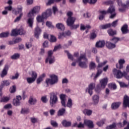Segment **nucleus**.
<instances>
[{"label":"nucleus","mask_w":129,"mask_h":129,"mask_svg":"<svg viewBox=\"0 0 129 129\" xmlns=\"http://www.w3.org/2000/svg\"><path fill=\"white\" fill-rule=\"evenodd\" d=\"M100 14H101L99 17V19L100 20H102L104 19V15H106V14H110L111 16H110V19H113V18H115L116 16L115 9L113 6H110L107 11H100Z\"/></svg>","instance_id":"nucleus-1"},{"label":"nucleus","mask_w":129,"mask_h":129,"mask_svg":"<svg viewBox=\"0 0 129 129\" xmlns=\"http://www.w3.org/2000/svg\"><path fill=\"white\" fill-rule=\"evenodd\" d=\"M77 61L79 63V66L81 68L86 69L88 67V59L86 57V53H81L77 58Z\"/></svg>","instance_id":"nucleus-2"},{"label":"nucleus","mask_w":129,"mask_h":129,"mask_svg":"<svg viewBox=\"0 0 129 129\" xmlns=\"http://www.w3.org/2000/svg\"><path fill=\"white\" fill-rule=\"evenodd\" d=\"M108 82V79L105 78L100 81V84H98L95 89V91L97 93H99L102 89H104Z\"/></svg>","instance_id":"nucleus-3"},{"label":"nucleus","mask_w":129,"mask_h":129,"mask_svg":"<svg viewBox=\"0 0 129 129\" xmlns=\"http://www.w3.org/2000/svg\"><path fill=\"white\" fill-rule=\"evenodd\" d=\"M50 79H46L45 81V83L47 84V86L50 84V85H54L58 83V77L55 75H51L50 76Z\"/></svg>","instance_id":"nucleus-4"},{"label":"nucleus","mask_w":129,"mask_h":129,"mask_svg":"<svg viewBox=\"0 0 129 129\" xmlns=\"http://www.w3.org/2000/svg\"><path fill=\"white\" fill-rule=\"evenodd\" d=\"M50 100L49 102L51 106H54V104H56V102H58V97L57 95L54 92H51L49 94Z\"/></svg>","instance_id":"nucleus-5"},{"label":"nucleus","mask_w":129,"mask_h":129,"mask_svg":"<svg viewBox=\"0 0 129 129\" xmlns=\"http://www.w3.org/2000/svg\"><path fill=\"white\" fill-rule=\"evenodd\" d=\"M113 74L116 76V78L120 79L126 75V72L123 71L122 73L121 71L117 70L116 69H114L113 70Z\"/></svg>","instance_id":"nucleus-6"},{"label":"nucleus","mask_w":129,"mask_h":129,"mask_svg":"<svg viewBox=\"0 0 129 129\" xmlns=\"http://www.w3.org/2000/svg\"><path fill=\"white\" fill-rule=\"evenodd\" d=\"M40 10H41V7H40V6H36L34 7L28 14V17L29 18L33 17L35 14H38V13L40 12Z\"/></svg>","instance_id":"nucleus-7"},{"label":"nucleus","mask_w":129,"mask_h":129,"mask_svg":"<svg viewBox=\"0 0 129 129\" xmlns=\"http://www.w3.org/2000/svg\"><path fill=\"white\" fill-rule=\"evenodd\" d=\"M95 88V83H90L88 87L86 89V92H88L90 96L92 95L93 92V90Z\"/></svg>","instance_id":"nucleus-8"},{"label":"nucleus","mask_w":129,"mask_h":129,"mask_svg":"<svg viewBox=\"0 0 129 129\" xmlns=\"http://www.w3.org/2000/svg\"><path fill=\"white\" fill-rule=\"evenodd\" d=\"M75 21H76V18L75 17H69L67 20V24L69 27H71L73 25H74V23H75Z\"/></svg>","instance_id":"nucleus-9"},{"label":"nucleus","mask_w":129,"mask_h":129,"mask_svg":"<svg viewBox=\"0 0 129 129\" xmlns=\"http://www.w3.org/2000/svg\"><path fill=\"white\" fill-rule=\"evenodd\" d=\"M21 100H22V97L21 96H17L16 99L13 100V105L15 106H19L21 104Z\"/></svg>","instance_id":"nucleus-10"},{"label":"nucleus","mask_w":129,"mask_h":129,"mask_svg":"<svg viewBox=\"0 0 129 129\" xmlns=\"http://www.w3.org/2000/svg\"><path fill=\"white\" fill-rule=\"evenodd\" d=\"M92 101L94 105L98 104L99 102V96L98 95H94L92 98Z\"/></svg>","instance_id":"nucleus-11"},{"label":"nucleus","mask_w":129,"mask_h":129,"mask_svg":"<svg viewBox=\"0 0 129 129\" xmlns=\"http://www.w3.org/2000/svg\"><path fill=\"white\" fill-rule=\"evenodd\" d=\"M125 63V60L124 59H120L118 60V64H116V68L117 69H122L123 68V64Z\"/></svg>","instance_id":"nucleus-12"},{"label":"nucleus","mask_w":129,"mask_h":129,"mask_svg":"<svg viewBox=\"0 0 129 129\" xmlns=\"http://www.w3.org/2000/svg\"><path fill=\"white\" fill-rule=\"evenodd\" d=\"M46 18V16L43 14V13L42 14L41 16H38L36 17V20L38 22V23H42V25H44V20H45Z\"/></svg>","instance_id":"nucleus-13"},{"label":"nucleus","mask_w":129,"mask_h":129,"mask_svg":"<svg viewBox=\"0 0 129 129\" xmlns=\"http://www.w3.org/2000/svg\"><path fill=\"white\" fill-rule=\"evenodd\" d=\"M8 70H9V66L6 65L2 72V74H1V77H2V78H4L5 76H7V75H8Z\"/></svg>","instance_id":"nucleus-14"},{"label":"nucleus","mask_w":129,"mask_h":129,"mask_svg":"<svg viewBox=\"0 0 129 129\" xmlns=\"http://www.w3.org/2000/svg\"><path fill=\"white\" fill-rule=\"evenodd\" d=\"M41 32H42V30H41V28L39 27H37L35 28V32H34V36L36 39H39V36L40 35H41Z\"/></svg>","instance_id":"nucleus-15"},{"label":"nucleus","mask_w":129,"mask_h":129,"mask_svg":"<svg viewBox=\"0 0 129 129\" xmlns=\"http://www.w3.org/2000/svg\"><path fill=\"white\" fill-rule=\"evenodd\" d=\"M60 98L61 100V103L64 107H66V95L61 94L60 95Z\"/></svg>","instance_id":"nucleus-16"},{"label":"nucleus","mask_w":129,"mask_h":129,"mask_svg":"<svg viewBox=\"0 0 129 129\" xmlns=\"http://www.w3.org/2000/svg\"><path fill=\"white\" fill-rule=\"evenodd\" d=\"M46 63H49V64H53L55 62V57L54 56H47V58L45 59Z\"/></svg>","instance_id":"nucleus-17"},{"label":"nucleus","mask_w":129,"mask_h":129,"mask_svg":"<svg viewBox=\"0 0 129 129\" xmlns=\"http://www.w3.org/2000/svg\"><path fill=\"white\" fill-rule=\"evenodd\" d=\"M28 103L30 105H35L37 103V99L33 96H30L28 100Z\"/></svg>","instance_id":"nucleus-18"},{"label":"nucleus","mask_w":129,"mask_h":129,"mask_svg":"<svg viewBox=\"0 0 129 129\" xmlns=\"http://www.w3.org/2000/svg\"><path fill=\"white\" fill-rule=\"evenodd\" d=\"M84 124H86V125H87L88 127H90V128H92L93 126H94V125H93V122L90 120H87L86 119L84 121Z\"/></svg>","instance_id":"nucleus-19"},{"label":"nucleus","mask_w":129,"mask_h":129,"mask_svg":"<svg viewBox=\"0 0 129 129\" xmlns=\"http://www.w3.org/2000/svg\"><path fill=\"white\" fill-rule=\"evenodd\" d=\"M105 45V41L104 40H100L96 42V47L97 48H103Z\"/></svg>","instance_id":"nucleus-20"},{"label":"nucleus","mask_w":129,"mask_h":129,"mask_svg":"<svg viewBox=\"0 0 129 129\" xmlns=\"http://www.w3.org/2000/svg\"><path fill=\"white\" fill-rule=\"evenodd\" d=\"M106 46L108 49H114L115 47H116V45L115 43H112L109 41L106 42Z\"/></svg>","instance_id":"nucleus-21"},{"label":"nucleus","mask_w":129,"mask_h":129,"mask_svg":"<svg viewBox=\"0 0 129 129\" xmlns=\"http://www.w3.org/2000/svg\"><path fill=\"white\" fill-rule=\"evenodd\" d=\"M43 15H44V17L47 19L48 17H50L52 15V10L51 9H47L46 12L43 13Z\"/></svg>","instance_id":"nucleus-22"},{"label":"nucleus","mask_w":129,"mask_h":129,"mask_svg":"<svg viewBox=\"0 0 129 129\" xmlns=\"http://www.w3.org/2000/svg\"><path fill=\"white\" fill-rule=\"evenodd\" d=\"M121 31L122 34H127V33H128V29H127V25L126 24L124 25L122 27L121 29Z\"/></svg>","instance_id":"nucleus-23"},{"label":"nucleus","mask_w":129,"mask_h":129,"mask_svg":"<svg viewBox=\"0 0 129 129\" xmlns=\"http://www.w3.org/2000/svg\"><path fill=\"white\" fill-rule=\"evenodd\" d=\"M56 27L57 29L58 30H60V31H64L65 30V26L62 23H57L56 24Z\"/></svg>","instance_id":"nucleus-24"},{"label":"nucleus","mask_w":129,"mask_h":129,"mask_svg":"<svg viewBox=\"0 0 129 129\" xmlns=\"http://www.w3.org/2000/svg\"><path fill=\"white\" fill-rule=\"evenodd\" d=\"M61 123L65 127H68V126H70L71 125V122L68 121L66 120H63Z\"/></svg>","instance_id":"nucleus-25"},{"label":"nucleus","mask_w":129,"mask_h":129,"mask_svg":"<svg viewBox=\"0 0 129 129\" xmlns=\"http://www.w3.org/2000/svg\"><path fill=\"white\" fill-rule=\"evenodd\" d=\"M111 27V24L108 23L105 25H100L99 26L100 29L102 30H105V29H108V28H110Z\"/></svg>","instance_id":"nucleus-26"},{"label":"nucleus","mask_w":129,"mask_h":129,"mask_svg":"<svg viewBox=\"0 0 129 129\" xmlns=\"http://www.w3.org/2000/svg\"><path fill=\"white\" fill-rule=\"evenodd\" d=\"M65 111H66V109L64 108H62L60 109L57 112V115L58 116H62L65 113Z\"/></svg>","instance_id":"nucleus-27"},{"label":"nucleus","mask_w":129,"mask_h":129,"mask_svg":"<svg viewBox=\"0 0 129 129\" xmlns=\"http://www.w3.org/2000/svg\"><path fill=\"white\" fill-rule=\"evenodd\" d=\"M83 113L85 115H88V116L91 115L92 114V110H88L87 109H85L83 111Z\"/></svg>","instance_id":"nucleus-28"},{"label":"nucleus","mask_w":129,"mask_h":129,"mask_svg":"<svg viewBox=\"0 0 129 129\" xmlns=\"http://www.w3.org/2000/svg\"><path fill=\"white\" fill-rule=\"evenodd\" d=\"M121 103V102H116V103H112L111 105L112 109H116V108H118Z\"/></svg>","instance_id":"nucleus-29"},{"label":"nucleus","mask_w":129,"mask_h":129,"mask_svg":"<svg viewBox=\"0 0 129 129\" xmlns=\"http://www.w3.org/2000/svg\"><path fill=\"white\" fill-rule=\"evenodd\" d=\"M30 112V109L28 108H22L21 109V113L22 114H28Z\"/></svg>","instance_id":"nucleus-30"},{"label":"nucleus","mask_w":129,"mask_h":129,"mask_svg":"<svg viewBox=\"0 0 129 129\" xmlns=\"http://www.w3.org/2000/svg\"><path fill=\"white\" fill-rule=\"evenodd\" d=\"M23 7L22 6H18L16 11V15H18V14H23Z\"/></svg>","instance_id":"nucleus-31"},{"label":"nucleus","mask_w":129,"mask_h":129,"mask_svg":"<svg viewBox=\"0 0 129 129\" xmlns=\"http://www.w3.org/2000/svg\"><path fill=\"white\" fill-rule=\"evenodd\" d=\"M91 26H90V25H86V26L84 25V24H81V26H80V30L81 31H84V30H85L86 29H91Z\"/></svg>","instance_id":"nucleus-32"},{"label":"nucleus","mask_w":129,"mask_h":129,"mask_svg":"<svg viewBox=\"0 0 129 129\" xmlns=\"http://www.w3.org/2000/svg\"><path fill=\"white\" fill-rule=\"evenodd\" d=\"M34 23V18H29L28 19L27 24L30 28H33V24Z\"/></svg>","instance_id":"nucleus-33"},{"label":"nucleus","mask_w":129,"mask_h":129,"mask_svg":"<svg viewBox=\"0 0 129 129\" xmlns=\"http://www.w3.org/2000/svg\"><path fill=\"white\" fill-rule=\"evenodd\" d=\"M73 105V103L72 102V99H71V98H69L67 103V106L69 107V108H72Z\"/></svg>","instance_id":"nucleus-34"},{"label":"nucleus","mask_w":129,"mask_h":129,"mask_svg":"<svg viewBox=\"0 0 129 129\" xmlns=\"http://www.w3.org/2000/svg\"><path fill=\"white\" fill-rule=\"evenodd\" d=\"M20 56L21 54H20V53H15L11 56V58L12 59V60H17V59H19V58H20Z\"/></svg>","instance_id":"nucleus-35"},{"label":"nucleus","mask_w":129,"mask_h":129,"mask_svg":"<svg viewBox=\"0 0 129 129\" xmlns=\"http://www.w3.org/2000/svg\"><path fill=\"white\" fill-rule=\"evenodd\" d=\"M18 32H19L18 29H13L12 31L11 36H18L19 35Z\"/></svg>","instance_id":"nucleus-36"},{"label":"nucleus","mask_w":129,"mask_h":129,"mask_svg":"<svg viewBox=\"0 0 129 129\" xmlns=\"http://www.w3.org/2000/svg\"><path fill=\"white\" fill-rule=\"evenodd\" d=\"M116 127V123L113 122L112 124L108 125L106 126V129H113Z\"/></svg>","instance_id":"nucleus-37"},{"label":"nucleus","mask_w":129,"mask_h":129,"mask_svg":"<svg viewBox=\"0 0 129 129\" xmlns=\"http://www.w3.org/2000/svg\"><path fill=\"white\" fill-rule=\"evenodd\" d=\"M65 53H67L68 55V59H70V60H72V61H73L74 60V58L73 57V55L69 53V51L68 50L65 51Z\"/></svg>","instance_id":"nucleus-38"},{"label":"nucleus","mask_w":129,"mask_h":129,"mask_svg":"<svg viewBox=\"0 0 129 129\" xmlns=\"http://www.w3.org/2000/svg\"><path fill=\"white\" fill-rule=\"evenodd\" d=\"M109 88L110 89H113V90H115L116 89V85L113 83H110L108 84Z\"/></svg>","instance_id":"nucleus-39"},{"label":"nucleus","mask_w":129,"mask_h":129,"mask_svg":"<svg viewBox=\"0 0 129 129\" xmlns=\"http://www.w3.org/2000/svg\"><path fill=\"white\" fill-rule=\"evenodd\" d=\"M10 84V82L8 80H4L1 82V85L2 86H9Z\"/></svg>","instance_id":"nucleus-40"},{"label":"nucleus","mask_w":129,"mask_h":129,"mask_svg":"<svg viewBox=\"0 0 129 129\" xmlns=\"http://www.w3.org/2000/svg\"><path fill=\"white\" fill-rule=\"evenodd\" d=\"M9 35H10L9 32H3L0 34V38H7V37H9Z\"/></svg>","instance_id":"nucleus-41"},{"label":"nucleus","mask_w":129,"mask_h":129,"mask_svg":"<svg viewBox=\"0 0 129 129\" xmlns=\"http://www.w3.org/2000/svg\"><path fill=\"white\" fill-rule=\"evenodd\" d=\"M107 32L109 36H114L116 34V31H113L111 29H109Z\"/></svg>","instance_id":"nucleus-42"},{"label":"nucleus","mask_w":129,"mask_h":129,"mask_svg":"<svg viewBox=\"0 0 129 129\" xmlns=\"http://www.w3.org/2000/svg\"><path fill=\"white\" fill-rule=\"evenodd\" d=\"M89 67L90 70H92V69H94V68H95V67H96V64H95L94 62L92 61L90 63Z\"/></svg>","instance_id":"nucleus-43"},{"label":"nucleus","mask_w":129,"mask_h":129,"mask_svg":"<svg viewBox=\"0 0 129 129\" xmlns=\"http://www.w3.org/2000/svg\"><path fill=\"white\" fill-rule=\"evenodd\" d=\"M23 15L24 14L23 13H21L19 16L15 19V20H14V22L17 23L18 22H20V20H21V19H22Z\"/></svg>","instance_id":"nucleus-44"},{"label":"nucleus","mask_w":129,"mask_h":129,"mask_svg":"<svg viewBox=\"0 0 129 129\" xmlns=\"http://www.w3.org/2000/svg\"><path fill=\"white\" fill-rule=\"evenodd\" d=\"M31 78L34 79V80H36L37 77H38V75H37V73L34 71H32L31 73Z\"/></svg>","instance_id":"nucleus-45"},{"label":"nucleus","mask_w":129,"mask_h":129,"mask_svg":"<svg viewBox=\"0 0 129 129\" xmlns=\"http://www.w3.org/2000/svg\"><path fill=\"white\" fill-rule=\"evenodd\" d=\"M119 84L120 87H122V88L128 87V86H129V83L128 85H126L125 83L122 82H119Z\"/></svg>","instance_id":"nucleus-46"},{"label":"nucleus","mask_w":129,"mask_h":129,"mask_svg":"<svg viewBox=\"0 0 129 129\" xmlns=\"http://www.w3.org/2000/svg\"><path fill=\"white\" fill-rule=\"evenodd\" d=\"M41 100L43 103H47V102H48V99H47V96H43L41 97Z\"/></svg>","instance_id":"nucleus-47"},{"label":"nucleus","mask_w":129,"mask_h":129,"mask_svg":"<svg viewBox=\"0 0 129 129\" xmlns=\"http://www.w3.org/2000/svg\"><path fill=\"white\" fill-rule=\"evenodd\" d=\"M26 80H27L28 83H29V84L33 83V82H34L35 81V80L33 79V78H30V77L27 78L26 79Z\"/></svg>","instance_id":"nucleus-48"},{"label":"nucleus","mask_w":129,"mask_h":129,"mask_svg":"<svg viewBox=\"0 0 129 129\" xmlns=\"http://www.w3.org/2000/svg\"><path fill=\"white\" fill-rule=\"evenodd\" d=\"M105 122V119H103L101 120V121L97 122V125H98V126H102V125L103 124H104Z\"/></svg>","instance_id":"nucleus-49"},{"label":"nucleus","mask_w":129,"mask_h":129,"mask_svg":"<svg viewBox=\"0 0 129 129\" xmlns=\"http://www.w3.org/2000/svg\"><path fill=\"white\" fill-rule=\"evenodd\" d=\"M26 31L23 28L18 29V35H25Z\"/></svg>","instance_id":"nucleus-50"},{"label":"nucleus","mask_w":129,"mask_h":129,"mask_svg":"<svg viewBox=\"0 0 129 129\" xmlns=\"http://www.w3.org/2000/svg\"><path fill=\"white\" fill-rule=\"evenodd\" d=\"M10 100V98L9 97H4L2 98L1 102H7Z\"/></svg>","instance_id":"nucleus-51"},{"label":"nucleus","mask_w":129,"mask_h":129,"mask_svg":"<svg viewBox=\"0 0 129 129\" xmlns=\"http://www.w3.org/2000/svg\"><path fill=\"white\" fill-rule=\"evenodd\" d=\"M96 38V34L95 33V31L93 30L92 33H91L90 39H95Z\"/></svg>","instance_id":"nucleus-52"},{"label":"nucleus","mask_w":129,"mask_h":129,"mask_svg":"<svg viewBox=\"0 0 129 129\" xmlns=\"http://www.w3.org/2000/svg\"><path fill=\"white\" fill-rule=\"evenodd\" d=\"M101 73H102V70H101L100 69L98 70L97 74H96V76L94 77V79H96V78H97L98 77V76H99V75H100V74H101Z\"/></svg>","instance_id":"nucleus-53"},{"label":"nucleus","mask_w":129,"mask_h":129,"mask_svg":"<svg viewBox=\"0 0 129 129\" xmlns=\"http://www.w3.org/2000/svg\"><path fill=\"white\" fill-rule=\"evenodd\" d=\"M126 10H128V8H125V7H122V8H119V12L120 13H124Z\"/></svg>","instance_id":"nucleus-54"},{"label":"nucleus","mask_w":129,"mask_h":129,"mask_svg":"<svg viewBox=\"0 0 129 129\" xmlns=\"http://www.w3.org/2000/svg\"><path fill=\"white\" fill-rule=\"evenodd\" d=\"M110 41H113L114 44H115H115H116V43H117V42H118V41H119V39L117 37H114L112 39H110Z\"/></svg>","instance_id":"nucleus-55"},{"label":"nucleus","mask_w":129,"mask_h":129,"mask_svg":"<svg viewBox=\"0 0 129 129\" xmlns=\"http://www.w3.org/2000/svg\"><path fill=\"white\" fill-rule=\"evenodd\" d=\"M56 37L55 36H54V35H50V38L49 39V40L50 41V42H51L52 43L55 42L56 41Z\"/></svg>","instance_id":"nucleus-56"},{"label":"nucleus","mask_w":129,"mask_h":129,"mask_svg":"<svg viewBox=\"0 0 129 129\" xmlns=\"http://www.w3.org/2000/svg\"><path fill=\"white\" fill-rule=\"evenodd\" d=\"M106 63H107V61L106 60L104 61L103 62H99L98 63V67H99V68H100V67H103V66H104Z\"/></svg>","instance_id":"nucleus-57"},{"label":"nucleus","mask_w":129,"mask_h":129,"mask_svg":"<svg viewBox=\"0 0 129 129\" xmlns=\"http://www.w3.org/2000/svg\"><path fill=\"white\" fill-rule=\"evenodd\" d=\"M118 22V20H116L114 21H113L112 24H111V27H113L114 28L116 27L117 26V23Z\"/></svg>","instance_id":"nucleus-58"},{"label":"nucleus","mask_w":129,"mask_h":129,"mask_svg":"<svg viewBox=\"0 0 129 129\" xmlns=\"http://www.w3.org/2000/svg\"><path fill=\"white\" fill-rule=\"evenodd\" d=\"M19 76H20V75L19 74V73H17L15 75V76H12V77H11V79H12L13 80L18 79L19 78Z\"/></svg>","instance_id":"nucleus-59"},{"label":"nucleus","mask_w":129,"mask_h":129,"mask_svg":"<svg viewBox=\"0 0 129 129\" xmlns=\"http://www.w3.org/2000/svg\"><path fill=\"white\" fill-rule=\"evenodd\" d=\"M11 93H14L16 92V86H13L12 87L10 88V89Z\"/></svg>","instance_id":"nucleus-60"},{"label":"nucleus","mask_w":129,"mask_h":129,"mask_svg":"<svg viewBox=\"0 0 129 129\" xmlns=\"http://www.w3.org/2000/svg\"><path fill=\"white\" fill-rule=\"evenodd\" d=\"M51 124L52 125V126H54V127H57L58 126V123H57V122L52 120L51 121Z\"/></svg>","instance_id":"nucleus-61"},{"label":"nucleus","mask_w":129,"mask_h":129,"mask_svg":"<svg viewBox=\"0 0 129 129\" xmlns=\"http://www.w3.org/2000/svg\"><path fill=\"white\" fill-rule=\"evenodd\" d=\"M61 44H58V45L55 46L54 47V48L53 51V52H56V51H57V50H58V49H61Z\"/></svg>","instance_id":"nucleus-62"},{"label":"nucleus","mask_w":129,"mask_h":129,"mask_svg":"<svg viewBox=\"0 0 129 129\" xmlns=\"http://www.w3.org/2000/svg\"><path fill=\"white\" fill-rule=\"evenodd\" d=\"M46 25L48 28H53V25H52V22L50 21H47L46 23Z\"/></svg>","instance_id":"nucleus-63"},{"label":"nucleus","mask_w":129,"mask_h":129,"mask_svg":"<svg viewBox=\"0 0 129 129\" xmlns=\"http://www.w3.org/2000/svg\"><path fill=\"white\" fill-rule=\"evenodd\" d=\"M123 7L125 8H127L128 9H129V0H126L125 1V5H123Z\"/></svg>","instance_id":"nucleus-64"}]
</instances>
